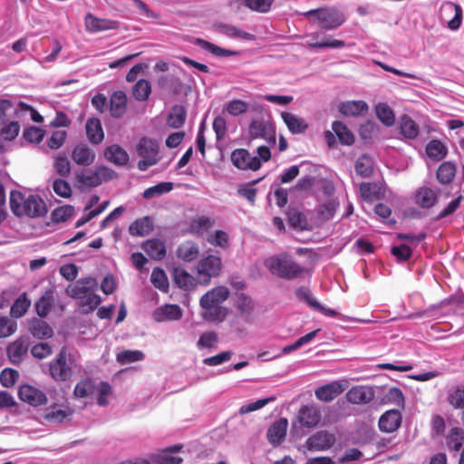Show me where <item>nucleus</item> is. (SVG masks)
Instances as JSON below:
<instances>
[{"label": "nucleus", "mask_w": 464, "mask_h": 464, "mask_svg": "<svg viewBox=\"0 0 464 464\" xmlns=\"http://www.w3.org/2000/svg\"><path fill=\"white\" fill-rule=\"evenodd\" d=\"M98 283L92 277L78 280L72 286L67 288V294L79 299V306L83 314H88L98 307L102 298L95 292Z\"/></svg>", "instance_id": "nucleus-1"}, {"label": "nucleus", "mask_w": 464, "mask_h": 464, "mask_svg": "<svg viewBox=\"0 0 464 464\" xmlns=\"http://www.w3.org/2000/svg\"><path fill=\"white\" fill-rule=\"evenodd\" d=\"M10 207L13 213L18 217H41L47 212L45 202L40 196L25 195L20 191L11 192Z\"/></svg>", "instance_id": "nucleus-2"}, {"label": "nucleus", "mask_w": 464, "mask_h": 464, "mask_svg": "<svg viewBox=\"0 0 464 464\" xmlns=\"http://www.w3.org/2000/svg\"><path fill=\"white\" fill-rule=\"evenodd\" d=\"M264 265L271 274L284 279H294L304 273V268L285 254L269 256Z\"/></svg>", "instance_id": "nucleus-3"}, {"label": "nucleus", "mask_w": 464, "mask_h": 464, "mask_svg": "<svg viewBox=\"0 0 464 464\" xmlns=\"http://www.w3.org/2000/svg\"><path fill=\"white\" fill-rule=\"evenodd\" d=\"M303 14L305 17L314 16L319 26L326 31L336 29L345 22L343 12L334 7L312 9Z\"/></svg>", "instance_id": "nucleus-4"}, {"label": "nucleus", "mask_w": 464, "mask_h": 464, "mask_svg": "<svg viewBox=\"0 0 464 464\" xmlns=\"http://www.w3.org/2000/svg\"><path fill=\"white\" fill-rule=\"evenodd\" d=\"M136 152L140 158L137 167L141 171H145L150 167L154 166L161 159L159 142L150 138H141L136 146Z\"/></svg>", "instance_id": "nucleus-5"}, {"label": "nucleus", "mask_w": 464, "mask_h": 464, "mask_svg": "<svg viewBox=\"0 0 464 464\" xmlns=\"http://www.w3.org/2000/svg\"><path fill=\"white\" fill-rule=\"evenodd\" d=\"M49 373L56 382H65L72 377L71 354L65 347H63L56 358L50 362Z\"/></svg>", "instance_id": "nucleus-6"}, {"label": "nucleus", "mask_w": 464, "mask_h": 464, "mask_svg": "<svg viewBox=\"0 0 464 464\" xmlns=\"http://www.w3.org/2000/svg\"><path fill=\"white\" fill-rule=\"evenodd\" d=\"M116 173L108 167L99 166L95 169H84L77 174V181L86 187H97L112 179Z\"/></svg>", "instance_id": "nucleus-7"}, {"label": "nucleus", "mask_w": 464, "mask_h": 464, "mask_svg": "<svg viewBox=\"0 0 464 464\" xmlns=\"http://www.w3.org/2000/svg\"><path fill=\"white\" fill-rule=\"evenodd\" d=\"M221 259L217 256H208L202 258L197 266V281L204 285L209 284L212 277L219 275Z\"/></svg>", "instance_id": "nucleus-8"}, {"label": "nucleus", "mask_w": 464, "mask_h": 464, "mask_svg": "<svg viewBox=\"0 0 464 464\" xmlns=\"http://www.w3.org/2000/svg\"><path fill=\"white\" fill-rule=\"evenodd\" d=\"M322 419L320 410L314 405H304L300 408L296 421L293 422V429L297 427V424L305 428L315 427Z\"/></svg>", "instance_id": "nucleus-9"}, {"label": "nucleus", "mask_w": 464, "mask_h": 464, "mask_svg": "<svg viewBox=\"0 0 464 464\" xmlns=\"http://www.w3.org/2000/svg\"><path fill=\"white\" fill-rule=\"evenodd\" d=\"M336 441L335 435L326 430H320L310 436L306 440V447L312 451H324L329 450Z\"/></svg>", "instance_id": "nucleus-10"}, {"label": "nucleus", "mask_w": 464, "mask_h": 464, "mask_svg": "<svg viewBox=\"0 0 464 464\" xmlns=\"http://www.w3.org/2000/svg\"><path fill=\"white\" fill-rule=\"evenodd\" d=\"M231 161L237 169L244 170H256L261 166V160L244 149L235 150L231 154Z\"/></svg>", "instance_id": "nucleus-11"}, {"label": "nucleus", "mask_w": 464, "mask_h": 464, "mask_svg": "<svg viewBox=\"0 0 464 464\" xmlns=\"http://www.w3.org/2000/svg\"><path fill=\"white\" fill-rule=\"evenodd\" d=\"M249 135L253 139L262 138L268 142H276V131L273 124L262 119L252 121L249 125Z\"/></svg>", "instance_id": "nucleus-12"}, {"label": "nucleus", "mask_w": 464, "mask_h": 464, "mask_svg": "<svg viewBox=\"0 0 464 464\" xmlns=\"http://www.w3.org/2000/svg\"><path fill=\"white\" fill-rule=\"evenodd\" d=\"M229 290L227 287L219 285L202 295L199 301L201 308H208L212 306H220L229 296Z\"/></svg>", "instance_id": "nucleus-13"}, {"label": "nucleus", "mask_w": 464, "mask_h": 464, "mask_svg": "<svg viewBox=\"0 0 464 464\" xmlns=\"http://www.w3.org/2000/svg\"><path fill=\"white\" fill-rule=\"evenodd\" d=\"M182 446L178 444L159 452L153 453L150 456V464H180L183 459L180 457L174 456L181 450Z\"/></svg>", "instance_id": "nucleus-14"}, {"label": "nucleus", "mask_w": 464, "mask_h": 464, "mask_svg": "<svg viewBox=\"0 0 464 464\" xmlns=\"http://www.w3.org/2000/svg\"><path fill=\"white\" fill-rule=\"evenodd\" d=\"M84 24L86 30L92 34L102 31L114 30L119 27L118 22L110 19H102L91 13H88L85 15Z\"/></svg>", "instance_id": "nucleus-15"}, {"label": "nucleus", "mask_w": 464, "mask_h": 464, "mask_svg": "<svg viewBox=\"0 0 464 464\" xmlns=\"http://www.w3.org/2000/svg\"><path fill=\"white\" fill-rule=\"evenodd\" d=\"M440 192L438 188L420 187L415 192V203L422 208H430L437 204Z\"/></svg>", "instance_id": "nucleus-16"}, {"label": "nucleus", "mask_w": 464, "mask_h": 464, "mask_svg": "<svg viewBox=\"0 0 464 464\" xmlns=\"http://www.w3.org/2000/svg\"><path fill=\"white\" fill-rule=\"evenodd\" d=\"M346 386L343 382H333L325 385L318 387L314 391L316 398L322 401L329 402L339 396Z\"/></svg>", "instance_id": "nucleus-17"}, {"label": "nucleus", "mask_w": 464, "mask_h": 464, "mask_svg": "<svg viewBox=\"0 0 464 464\" xmlns=\"http://www.w3.org/2000/svg\"><path fill=\"white\" fill-rule=\"evenodd\" d=\"M182 309L178 304H164L157 307L153 314V319L161 323L165 321H177L182 317Z\"/></svg>", "instance_id": "nucleus-18"}, {"label": "nucleus", "mask_w": 464, "mask_h": 464, "mask_svg": "<svg viewBox=\"0 0 464 464\" xmlns=\"http://www.w3.org/2000/svg\"><path fill=\"white\" fill-rule=\"evenodd\" d=\"M236 308L244 322L247 324L252 322L256 304L251 297L243 293L238 294L236 300Z\"/></svg>", "instance_id": "nucleus-19"}, {"label": "nucleus", "mask_w": 464, "mask_h": 464, "mask_svg": "<svg viewBox=\"0 0 464 464\" xmlns=\"http://www.w3.org/2000/svg\"><path fill=\"white\" fill-rule=\"evenodd\" d=\"M401 423V413L399 410L385 411L379 419V428L384 432H393L399 429Z\"/></svg>", "instance_id": "nucleus-20"}, {"label": "nucleus", "mask_w": 464, "mask_h": 464, "mask_svg": "<svg viewBox=\"0 0 464 464\" xmlns=\"http://www.w3.org/2000/svg\"><path fill=\"white\" fill-rule=\"evenodd\" d=\"M18 396L21 401L33 406L42 405L46 402L44 393L30 385L21 386L18 391Z\"/></svg>", "instance_id": "nucleus-21"}, {"label": "nucleus", "mask_w": 464, "mask_h": 464, "mask_svg": "<svg viewBox=\"0 0 464 464\" xmlns=\"http://www.w3.org/2000/svg\"><path fill=\"white\" fill-rule=\"evenodd\" d=\"M374 397V393L370 387L354 386L346 393L347 401L353 404H366Z\"/></svg>", "instance_id": "nucleus-22"}, {"label": "nucleus", "mask_w": 464, "mask_h": 464, "mask_svg": "<svg viewBox=\"0 0 464 464\" xmlns=\"http://www.w3.org/2000/svg\"><path fill=\"white\" fill-rule=\"evenodd\" d=\"M339 111L344 116H362L368 112L369 106L363 101H347L341 102Z\"/></svg>", "instance_id": "nucleus-23"}, {"label": "nucleus", "mask_w": 464, "mask_h": 464, "mask_svg": "<svg viewBox=\"0 0 464 464\" xmlns=\"http://www.w3.org/2000/svg\"><path fill=\"white\" fill-rule=\"evenodd\" d=\"M72 159L78 165L90 166L95 160V153L87 145L78 144L72 150Z\"/></svg>", "instance_id": "nucleus-24"}, {"label": "nucleus", "mask_w": 464, "mask_h": 464, "mask_svg": "<svg viewBox=\"0 0 464 464\" xmlns=\"http://www.w3.org/2000/svg\"><path fill=\"white\" fill-rule=\"evenodd\" d=\"M288 421L285 418L274 422L267 430V439L273 445H278L285 437Z\"/></svg>", "instance_id": "nucleus-25"}, {"label": "nucleus", "mask_w": 464, "mask_h": 464, "mask_svg": "<svg viewBox=\"0 0 464 464\" xmlns=\"http://www.w3.org/2000/svg\"><path fill=\"white\" fill-rule=\"evenodd\" d=\"M399 129L400 134L404 140H415L420 133L419 125L408 115L401 117Z\"/></svg>", "instance_id": "nucleus-26"}, {"label": "nucleus", "mask_w": 464, "mask_h": 464, "mask_svg": "<svg viewBox=\"0 0 464 464\" xmlns=\"http://www.w3.org/2000/svg\"><path fill=\"white\" fill-rule=\"evenodd\" d=\"M281 117L285 125L287 126L289 131L293 134L303 133L308 128V124L306 123V121L303 118L295 114L284 111L281 113Z\"/></svg>", "instance_id": "nucleus-27"}, {"label": "nucleus", "mask_w": 464, "mask_h": 464, "mask_svg": "<svg viewBox=\"0 0 464 464\" xmlns=\"http://www.w3.org/2000/svg\"><path fill=\"white\" fill-rule=\"evenodd\" d=\"M104 157L110 162L118 166H123L129 161L127 151L118 144L107 147L104 150Z\"/></svg>", "instance_id": "nucleus-28"}, {"label": "nucleus", "mask_w": 464, "mask_h": 464, "mask_svg": "<svg viewBox=\"0 0 464 464\" xmlns=\"http://www.w3.org/2000/svg\"><path fill=\"white\" fill-rule=\"evenodd\" d=\"M28 351V343L24 339H17L7 347V355L10 361L14 363H20Z\"/></svg>", "instance_id": "nucleus-29"}, {"label": "nucleus", "mask_w": 464, "mask_h": 464, "mask_svg": "<svg viewBox=\"0 0 464 464\" xmlns=\"http://www.w3.org/2000/svg\"><path fill=\"white\" fill-rule=\"evenodd\" d=\"M110 103L111 114L115 118L122 116L126 111L127 105V96L125 92L122 91L114 92L111 96Z\"/></svg>", "instance_id": "nucleus-30"}, {"label": "nucleus", "mask_w": 464, "mask_h": 464, "mask_svg": "<svg viewBox=\"0 0 464 464\" xmlns=\"http://www.w3.org/2000/svg\"><path fill=\"white\" fill-rule=\"evenodd\" d=\"M86 134L90 142L99 144L104 138L101 121L96 118H91L86 121Z\"/></svg>", "instance_id": "nucleus-31"}, {"label": "nucleus", "mask_w": 464, "mask_h": 464, "mask_svg": "<svg viewBox=\"0 0 464 464\" xmlns=\"http://www.w3.org/2000/svg\"><path fill=\"white\" fill-rule=\"evenodd\" d=\"M29 332L37 339H46L53 336L52 327L44 321L34 318L29 324Z\"/></svg>", "instance_id": "nucleus-32"}, {"label": "nucleus", "mask_w": 464, "mask_h": 464, "mask_svg": "<svg viewBox=\"0 0 464 464\" xmlns=\"http://www.w3.org/2000/svg\"><path fill=\"white\" fill-rule=\"evenodd\" d=\"M31 299L26 293H22L14 302L10 308V315L14 319L23 317L31 306Z\"/></svg>", "instance_id": "nucleus-33"}, {"label": "nucleus", "mask_w": 464, "mask_h": 464, "mask_svg": "<svg viewBox=\"0 0 464 464\" xmlns=\"http://www.w3.org/2000/svg\"><path fill=\"white\" fill-rule=\"evenodd\" d=\"M427 156L433 161L443 160L448 154L447 146L439 140H431L425 148Z\"/></svg>", "instance_id": "nucleus-34"}, {"label": "nucleus", "mask_w": 464, "mask_h": 464, "mask_svg": "<svg viewBox=\"0 0 464 464\" xmlns=\"http://www.w3.org/2000/svg\"><path fill=\"white\" fill-rule=\"evenodd\" d=\"M457 168L451 161H444L437 169V179L442 185L451 183L456 176Z\"/></svg>", "instance_id": "nucleus-35"}, {"label": "nucleus", "mask_w": 464, "mask_h": 464, "mask_svg": "<svg viewBox=\"0 0 464 464\" xmlns=\"http://www.w3.org/2000/svg\"><path fill=\"white\" fill-rule=\"evenodd\" d=\"M142 248L148 254V256L156 260L162 259L166 254L165 245L163 241L160 239L147 240L143 244Z\"/></svg>", "instance_id": "nucleus-36"}, {"label": "nucleus", "mask_w": 464, "mask_h": 464, "mask_svg": "<svg viewBox=\"0 0 464 464\" xmlns=\"http://www.w3.org/2000/svg\"><path fill=\"white\" fill-rule=\"evenodd\" d=\"M175 284L183 289H190L196 285V279L184 268L175 267L173 270Z\"/></svg>", "instance_id": "nucleus-37"}, {"label": "nucleus", "mask_w": 464, "mask_h": 464, "mask_svg": "<svg viewBox=\"0 0 464 464\" xmlns=\"http://www.w3.org/2000/svg\"><path fill=\"white\" fill-rule=\"evenodd\" d=\"M334 134L338 137L341 144L350 146L354 142V136L348 127L340 121H335L332 124Z\"/></svg>", "instance_id": "nucleus-38"}, {"label": "nucleus", "mask_w": 464, "mask_h": 464, "mask_svg": "<svg viewBox=\"0 0 464 464\" xmlns=\"http://www.w3.org/2000/svg\"><path fill=\"white\" fill-rule=\"evenodd\" d=\"M153 229V221L150 217L134 221L129 228L130 234L132 236L144 237L150 234Z\"/></svg>", "instance_id": "nucleus-39"}, {"label": "nucleus", "mask_w": 464, "mask_h": 464, "mask_svg": "<svg viewBox=\"0 0 464 464\" xmlns=\"http://www.w3.org/2000/svg\"><path fill=\"white\" fill-rule=\"evenodd\" d=\"M218 31L233 39L254 40V35L246 33L240 28L228 24H221L218 26Z\"/></svg>", "instance_id": "nucleus-40"}, {"label": "nucleus", "mask_w": 464, "mask_h": 464, "mask_svg": "<svg viewBox=\"0 0 464 464\" xmlns=\"http://www.w3.org/2000/svg\"><path fill=\"white\" fill-rule=\"evenodd\" d=\"M53 293L52 290H47L45 293L36 301L34 304L35 312L40 317H45L53 304Z\"/></svg>", "instance_id": "nucleus-41"}, {"label": "nucleus", "mask_w": 464, "mask_h": 464, "mask_svg": "<svg viewBox=\"0 0 464 464\" xmlns=\"http://www.w3.org/2000/svg\"><path fill=\"white\" fill-rule=\"evenodd\" d=\"M447 446L450 450L455 452L464 449V430L452 428L447 438Z\"/></svg>", "instance_id": "nucleus-42"}, {"label": "nucleus", "mask_w": 464, "mask_h": 464, "mask_svg": "<svg viewBox=\"0 0 464 464\" xmlns=\"http://www.w3.org/2000/svg\"><path fill=\"white\" fill-rule=\"evenodd\" d=\"M202 309L203 312L201 315L203 319L210 323H222L227 315V309L222 306H212Z\"/></svg>", "instance_id": "nucleus-43"}, {"label": "nucleus", "mask_w": 464, "mask_h": 464, "mask_svg": "<svg viewBox=\"0 0 464 464\" xmlns=\"http://www.w3.org/2000/svg\"><path fill=\"white\" fill-rule=\"evenodd\" d=\"M197 44L200 48L212 53L213 55H215L217 57H228V56L238 54V53L237 51H232V50L219 47V46H218L212 43H209L206 40L198 39Z\"/></svg>", "instance_id": "nucleus-44"}, {"label": "nucleus", "mask_w": 464, "mask_h": 464, "mask_svg": "<svg viewBox=\"0 0 464 464\" xmlns=\"http://www.w3.org/2000/svg\"><path fill=\"white\" fill-rule=\"evenodd\" d=\"M443 9L449 13H454V17L448 23V27L451 30L459 29L462 21L461 6L452 2H447L443 5Z\"/></svg>", "instance_id": "nucleus-45"}, {"label": "nucleus", "mask_w": 464, "mask_h": 464, "mask_svg": "<svg viewBox=\"0 0 464 464\" xmlns=\"http://www.w3.org/2000/svg\"><path fill=\"white\" fill-rule=\"evenodd\" d=\"M177 255L182 260L189 262L197 258L198 247L195 243L187 241L178 247Z\"/></svg>", "instance_id": "nucleus-46"}, {"label": "nucleus", "mask_w": 464, "mask_h": 464, "mask_svg": "<svg viewBox=\"0 0 464 464\" xmlns=\"http://www.w3.org/2000/svg\"><path fill=\"white\" fill-rule=\"evenodd\" d=\"M355 171L361 177H370L373 171V160L368 155H362L355 162Z\"/></svg>", "instance_id": "nucleus-47"}, {"label": "nucleus", "mask_w": 464, "mask_h": 464, "mask_svg": "<svg viewBox=\"0 0 464 464\" xmlns=\"http://www.w3.org/2000/svg\"><path fill=\"white\" fill-rule=\"evenodd\" d=\"M377 118L386 126H392L395 122V115L392 109L386 103H379L375 107Z\"/></svg>", "instance_id": "nucleus-48"}, {"label": "nucleus", "mask_w": 464, "mask_h": 464, "mask_svg": "<svg viewBox=\"0 0 464 464\" xmlns=\"http://www.w3.org/2000/svg\"><path fill=\"white\" fill-rule=\"evenodd\" d=\"M151 92V85L145 79L139 80L132 88V95L139 102L146 101Z\"/></svg>", "instance_id": "nucleus-49"}, {"label": "nucleus", "mask_w": 464, "mask_h": 464, "mask_svg": "<svg viewBox=\"0 0 464 464\" xmlns=\"http://www.w3.org/2000/svg\"><path fill=\"white\" fill-rule=\"evenodd\" d=\"M150 282L154 287L158 288L161 292L169 291V280L166 273L160 267H155L150 275Z\"/></svg>", "instance_id": "nucleus-50"}, {"label": "nucleus", "mask_w": 464, "mask_h": 464, "mask_svg": "<svg viewBox=\"0 0 464 464\" xmlns=\"http://www.w3.org/2000/svg\"><path fill=\"white\" fill-rule=\"evenodd\" d=\"M186 120V111L183 107L176 106L174 107L167 119V123L169 127L173 129L180 128Z\"/></svg>", "instance_id": "nucleus-51"}, {"label": "nucleus", "mask_w": 464, "mask_h": 464, "mask_svg": "<svg viewBox=\"0 0 464 464\" xmlns=\"http://www.w3.org/2000/svg\"><path fill=\"white\" fill-rule=\"evenodd\" d=\"M173 189L172 182H160L155 186L146 188L143 192L144 198H152L166 193H169Z\"/></svg>", "instance_id": "nucleus-52"}, {"label": "nucleus", "mask_w": 464, "mask_h": 464, "mask_svg": "<svg viewBox=\"0 0 464 464\" xmlns=\"http://www.w3.org/2000/svg\"><path fill=\"white\" fill-rule=\"evenodd\" d=\"M381 188L376 183L362 182L360 185V192L362 198L366 201H372L379 198Z\"/></svg>", "instance_id": "nucleus-53"}, {"label": "nucleus", "mask_w": 464, "mask_h": 464, "mask_svg": "<svg viewBox=\"0 0 464 464\" xmlns=\"http://www.w3.org/2000/svg\"><path fill=\"white\" fill-rule=\"evenodd\" d=\"M144 354L138 350H125L117 354V361L121 364H128L143 360Z\"/></svg>", "instance_id": "nucleus-54"}, {"label": "nucleus", "mask_w": 464, "mask_h": 464, "mask_svg": "<svg viewBox=\"0 0 464 464\" xmlns=\"http://www.w3.org/2000/svg\"><path fill=\"white\" fill-rule=\"evenodd\" d=\"M320 332V329L314 330L313 332L308 333L307 334L298 338L294 343L287 345L283 348L284 353H289L293 351L299 349L300 347L311 343L317 334Z\"/></svg>", "instance_id": "nucleus-55"}, {"label": "nucleus", "mask_w": 464, "mask_h": 464, "mask_svg": "<svg viewBox=\"0 0 464 464\" xmlns=\"http://www.w3.org/2000/svg\"><path fill=\"white\" fill-rule=\"evenodd\" d=\"M247 109V102L238 99L228 102L225 106V110L227 113L234 117L244 114Z\"/></svg>", "instance_id": "nucleus-56"}, {"label": "nucleus", "mask_w": 464, "mask_h": 464, "mask_svg": "<svg viewBox=\"0 0 464 464\" xmlns=\"http://www.w3.org/2000/svg\"><path fill=\"white\" fill-rule=\"evenodd\" d=\"M243 4L249 9L259 12L266 13L269 11L274 0H241Z\"/></svg>", "instance_id": "nucleus-57"}, {"label": "nucleus", "mask_w": 464, "mask_h": 464, "mask_svg": "<svg viewBox=\"0 0 464 464\" xmlns=\"http://www.w3.org/2000/svg\"><path fill=\"white\" fill-rule=\"evenodd\" d=\"M273 401H275V397H268L257 400L256 401L248 402L242 405L238 411L240 414H246L265 407L267 403Z\"/></svg>", "instance_id": "nucleus-58"}, {"label": "nucleus", "mask_w": 464, "mask_h": 464, "mask_svg": "<svg viewBox=\"0 0 464 464\" xmlns=\"http://www.w3.org/2000/svg\"><path fill=\"white\" fill-rule=\"evenodd\" d=\"M55 171L63 176H68L71 172V163L65 155H58L54 160Z\"/></svg>", "instance_id": "nucleus-59"}, {"label": "nucleus", "mask_w": 464, "mask_h": 464, "mask_svg": "<svg viewBox=\"0 0 464 464\" xmlns=\"http://www.w3.org/2000/svg\"><path fill=\"white\" fill-rule=\"evenodd\" d=\"M17 328L14 321L6 316L0 317V338L7 337L13 334Z\"/></svg>", "instance_id": "nucleus-60"}, {"label": "nucleus", "mask_w": 464, "mask_h": 464, "mask_svg": "<svg viewBox=\"0 0 464 464\" xmlns=\"http://www.w3.org/2000/svg\"><path fill=\"white\" fill-rule=\"evenodd\" d=\"M336 208L337 203L334 200H328L318 207V213L321 218L328 220L334 217Z\"/></svg>", "instance_id": "nucleus-61"}, {"label": "nucleus", "mask_w": 464, "mask_h": 464, "mask_svg": "<svg viewBox=\"0 0 464 464\" xmlns=\"http://www.w3.org/2000/svg\"><path fill=\"white\" fill-rule=\"evenodd\" d=\"M212 225V222L209 218L207 217H199L190 223V230L197 234H201L207 231Z\"/></svg>", "instance_id": "nucleus-62"}, {"label": "nucleus", "mask_w": 464, "mask_h": 464, "mask_svg": "<svg viewBox=\"0 0 464 464\" xmlns=\"http://www.w3.org/2000/svg\"><path fill=\"white\" fill-rule=\"evenodd\" d=\"M218 337L215 332H212V331L206 332L200 335L197 345L199 349L212 348L216 345V343H218Z\"/></svg>", "instance_id": "nucleus-63"}, {"label": "nucleus", "mask_w": 464, "mask_h": 464, "mask_svg": "<svg viewBox=\"0 0 464 464\" xmlns=\"http://www.w3.org/2000/svg\"><path fill=\"white\" fill-rule=\"evenodd\" d=\"M18 377L19 373L17 371L6 368L0 374V382L3 386L9 388L15 383Z\"/></svg>", "instance_id": "nucleus-64"}]
</instances>
